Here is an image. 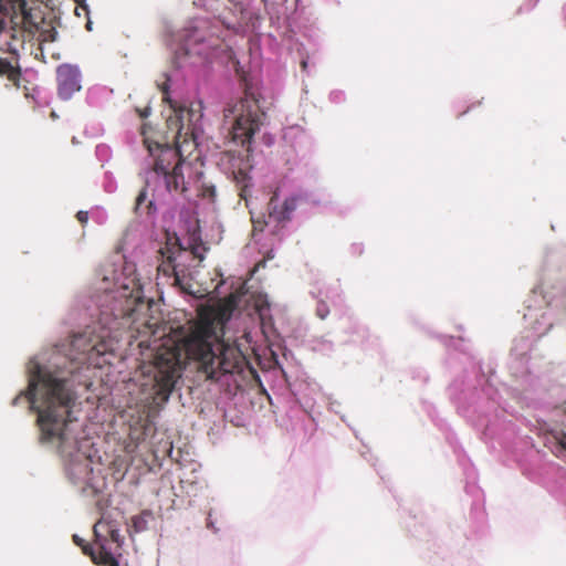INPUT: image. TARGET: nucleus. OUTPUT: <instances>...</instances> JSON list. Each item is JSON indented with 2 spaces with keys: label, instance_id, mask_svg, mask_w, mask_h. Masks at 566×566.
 I'll use <instances>...</instances> for the list:
<instances>
[{
  "label": "nucleus",
  "instance_id": "nucleus-14",
  "mask_svg": "<svg viewBox=\"0 0 566 566\" xmlns=\"http://www.w3.org/2000/svg\"><path fill=\"white\" fill-rule=\"evenodd\" d=\"M555 442V454L559 458L566 457V428L552 432Z\"/></svg>",
  "mask_w": 566,
  "mask_h": 566
},
{
  "label": "nucleus",
  "instance_id": "nucleus-9",
  "mask_svg": "<svg viewBox=\"0 0 566 566\" xmlns=\"http://www.w3.org/2000/svg\"><path fill=\"white\" fill-rule=\"evenodd\" d=\"M71 345L83 355V357L78 358L83 364L92 360L94 356H102L111 352L109 344L106 340L93 342L81 334L73 337Z\"/></svg>",
  "mask_w": 566,
  "mask_h": 566
},
{
  "label": "nucleus",
  "instance_id": "nucleus-25",
  "mask_svg": "<svg viewBox=\"0 0 566 566\" xmlns=\"http://www.w3.org/2000/svg\"><path fill=\"white\" fill-rule=\"evenodd\" d=\"M138 521H139V517H134V518H133V522H134L135 527H137V525H139V522H138Z\"/></svg>",
  "mask_w": 566,
  "mask_h": 566
},
{
  "label": "nucleus",
  "instance_id": "nucleus-1",
  "mask_svg": "<svg viewBox=\"0 0 566 566\" xmlns=\"http://www.w3.org/2000/svg\"><path fill=\"white\" fill-rule=\"evenodd\" d=\"M237 307L233 295L219 304L201 306L197 319L181 342L168 339L155 355V394L166 401L172 392L177 379L181 376L184 358L199 363V369L208 378L218 379L221 374L230 373L221 358L223 327Z\"/></svg>",
  "mask_w": 566,
  "mask_h": 566
},
{
  "label": "nucleus",
  "instance_id": "nucleus-7",
  "mask_svg": "<svg viewBox=\"0 0 566 566\" xmlns=\"http://www.w3.org/2000/svg\"><path fill=\"white\" fill-rule=\"evenodd\" d=\"M300 200V196L292 195L280 202L279 191L275 190L268 202L269 219L276 223L289 222L292 219V214L296 210Z\"/></svg>",
  "mask_w": 566,
  "mask_h": 566
},
{
  "label": "nucleus",
  "instance_id": "nucleus-11",
  "mask_svg": "<svg viewBox=\"0 0 566 566\" xmlns=\"http://www.w3.org/2000/svg\"><path fill=\"white\" fill-rule=\"evenodd\" d=\"M171 253H174V261L175 263H182L186 264L188 268V272H190V268H195V262L191 261V254L188 253V249L181 247L179 243V239L176 238L174 243H170Z\"/></svg>",
  "mask_w": 566,
  "mask_h": 566
},
{
  "label": "nucleus",
  "instance_id": "nucleus-13",
  "mask_svg": "<svg viewBox=\"0 0 566 566\" xmlns=\"http://www.w3.org/2000/svg\"><path fill=\"white\" fill-rule=\"evenodd\" d=\"M153 209L154 202L151 200H147V189L145 187L136 197L134 210L136 213H142L143 211L151 213Z\"/></svg>",
  "mask_w": 566,
  "mask_h": 566
},
{
  "label": "nucleus",
  "instance_id": "nucleus-4",
  "mask_svg": "<svg viewBox=\"0 0 566 566\" xmlns=\"http://www.w3.org/2000/svg\"><path fill=\"white\" fill-rule=\"evenodd\" d=\"M201 116L199 109L187 107L179 109L175 147L157 143L153 145L147 139L144 140L151 157V171L156 176L163 177L168 192L184 193L187 190L182 172L184 151L186 150L185 146L195 147L193 138L188 140V136L193 137L192 123L198 122Z\"/></svg>",
  "mask_w": 566,
  "mask_h": 566
},
{
  "label": "nucleus",
  "instance_id": "nucleus-20",
  "mask_svg": "<svg viewBox=\"0 0 566 566\" xmlns=\"http://www.w3.org/2000/svg\"><path fill=\"white\" fill-rule=\"evenodd\" d=\"M76 219L82 226H85L88 221V213L86 211H78L76 213Z\"/></svg>",
  "mask_w": 566,
  "mask_h": 566
},
{
  "label": "nucleus",
  "instance_id": "nucleus-27",
  "mask_svg": "<svg viewBox=\"0 0 566 566\" xmlns=\"http://www.w3.org/2000/svg\"><path fill=\"white\" fill-rule=\"evenodd\" d=\"M163 99H164V101H166V102H168V101H169V98H168V96H167V94H166V93L164 94Z\"/></svg>",
  "mask_w": 566,
  "mask_h": 566
},
{
  "label": "nucleus",
  "instance_id": "nucleus-15",
  "mask_svg": "<svg viewBox=\"0 0 566 566\" xmlns=\"http://www.w3.org/2000/svg\"><path fill=\"white\" fill-rule=\"evenodd\" d=\"M316 314L321 319H325L329 314L328 306L325 302H319L316 307Z\"/></svg>",
  "mask_w": 566,
  "mask_h": 566
},
{
  "label": "nucleus",
  "instance_id": "nucleus-19",
  "mask_svg": "<svg viewBox=\"0 0 566 566\" xmlns=\"http://www.w3.org/2000/svg\"><path fill=\"white\" fill-rule=\"evenodd\" d=\"M12 65L7 60L0 57V75L8 74L11 72Z\"/></svg>",
  "mask_w": 566,
  "mask_h": 566
},
{
  "label": "nucleus",
  "instance_id": "nucleus-10",
  "mask_svg": "<svg viewBox=\"0 0 566 566\" xmlns=\"http://www.w3.org/2000/svg\"><path fill=\"white\" fill-rule=\"evenodd\" d=\"M83 553L91 556L92 560L97 565L119 566L118 560L103 546L99 547L97 553L91 546H85Z\"/></svg>",
  "mask_w": 566,
  "mask_h": 566
},
{
  "label": "nucleus",
  "instance_id": "nucleus-21",
  "mask_svg": "<svg viewBox=\"0 0 566 566\" xmlns=\"http://www.w3.org/2000/svg\"><path fill=\"white\" fill-rule=\"evenodd\" d=\"M73 541L78 545L81 546L82 548H84L85 546H87L86 544H84L83 539H81L78 537V535H73Z\"/></svg>",
  "mask_w": 566,
  "mask_h": 566
},
{
  "label": "nucleus",
  "instance_id": "nucleus-6",
  "mask_svg": "<svg viewBox=\"0 0 566 566\" xmlns=\"http://www.w3.org/2000/svg\"><path fill=\"white\" fill-rule=\"evenodd\" d=\"M159 252L163 256V261L157 268L158 274L172 277L175 285L182 290H187V287L190 286V273L188 272L187 265L182 263H175L170 243H167Z\"/></svg>",
  "mask_w": 566,
  "mask_h": 566
},
{
  "label": "nucleus",
  "instance_id": "nucleus-2",
  "mask_svg": "<svg viewBox=\"0 0 566 566\" xmlns=\"http://www.w3.org/2000/svg\"><path fill=\"white\" fill-rule=\"evenodd\" d=\"M29 374L28 390L15 396L12 405L18 406L23 399L36 411L42 442L56 441L62 452L67 448L76 449V440L69 432L71 407L75 401L70 379L62 371L39 364L30 367Z\"/></svg>",
  "mask_w": 566,
  "mask_h": 566
},
{
  "label": "nucleus",
  "instance_id": "nucleus-3",
  "mask_svg": "<svg viewBox=\"0 0 566 566\" xmlns=\"http://www.w3.org/2000/svg\"><path fill=\"white\" fill-rule=\"evenodd\" d=\"M224 117L232 118V140L242 147H247V155L242 156L233 151L221 154L220 164L232 175L239 189V196L247 199L251 187L250 171L252 165L249 159L252 138L264 125L266 114L261 109L259 101L253 94L245 93L244 97L229 105L224 109Z\"/></svg>",
  "mask_w": 566,
  "mask_h": 566
},
{
  "label": "nucleus",
  "instance_id": "nucleus-18",
  "mask_svg": "<svg viewBox=\"0 0 566 566\" xmlns=\"http://www.w3.org/2000/svg\"><path fill=\"white\" fill-rule=\"evenodd\" d=\"M252 223H253L254 231H263L265 226L268 224V221L265 220L264 217H261V218H256V219L253 218Z\"/></svg>",
  "mask_w": 566,
  "mask_h": 566
},
{
  "label": "nucleus",
  "instance_id": "nucleus-26",
  "mask_svg": "<svg viewBox=\"0 0 566 566\" xmlns=\"http://www.w3.org/2000/svg\"><path fill=\"white\" fill-rule=\"evenodd\" d=\"M138 521H139V517H134V518H133V522H134L135 527H137V525H139V522H138Z\"/></svg>",
  "mask_w": 566,
  "mask_h": 566
},
{
  "label": "nucleus",
  "instance_id": "nucleus-22",
  "mask_svg": "<svg viewBox=\"0 0 566 566\" xmlns=\"http://www.w3.org/2000/svg\"><path fill=\"white\" fill-rule=\"evenodd\" d=\"M137 111H138L139 116L142 118H146L149 115V112H150L149 107H146L143 111L142 109H137Z\"/></svg>",
  "mask_w": 566,
  "mask_h": 566
},
{
  "label": "nucleus",
  "instance_id": "nucleus-23",
  "mask_svg": "<svg viewBox=\"0 0 566 566\" xmlns=\"http://www.w3.org/2000/svg\"><path fill=\"white\" fill-rule=\"evenodd\" d=\"M111 537H112L114 541H116V537H117V531L113 530V531L111 532Z\"/></svg>",
  "mask_w": 566,
  "mask_h": 566
},
{
  "label": "nucleus",
  "instance_id": "nucleus-16",
  "mask_svg": "<svg viewBox=\"0 0 566 566\" xmlns=\"http://www.w3.org/2000/svg\"><path fill=\"white\" fill-rule=\"evenodd\" d=\"M202 196L205 198H209L211 201H214L217 197V190L214 186H205L202 190Z\"/></svg>",
  "mask_w": 566,
  "mask_h": 566
},
{
  "label": "nucleus",
  "instance_id": "nucleus-12",
  "mask_svg": "<svg viewBox=\"0 0 566 566\" xmlns=\"http://www.w3.org/2000/svg\"><path fill=\"white\" fill-rule=\"evenodd\" d=\"M187 249L188 253L191 254V261L195 262L193 266H199L205 259V253L207 251L205 244L199 240V238L192 237L189 248Z\"/></svg>",
  "mask_w": 566,
  "mask_h": 566
},
{
  "label": "nucleus",
  "instance_id": "nucleus-24",
  "mask_svg": "<svg viewBox=\"0 0 566 566\" xmlns=\"http://www.w3.org/2000/svg\"><path fill=\"white\" fill-rule=\"evenodd\" d=\"M563 15H564V21H565V25H566V3L563 6Z\"/></svg>",
  "mask_w": 566,
  "mask_h": 566
},
{
  "label": "nucleus",
  "instance_id": "nucleus-5",
  "mask_svg": "<svg viewBox=\"0 0 566 566\" xmlns=\"http://www.w3.org/2000/svg\"><path fill=\"white\" fill-rule=\"evenodd\" d=\"M184 41L186 45L195 49L199 48L196 52L198 54H208L210 51L220 45V39L217 36L206 20H198L193 25L185 29Z\"/></svg>",
  "mask_w": 566,
  "mask_h": 566
},
{
  "label": "nucleus",
  "instance_id": "nucleus-28",
  "mask_svg": "<svg viewBox=\"0 0 566 566\" xmlns=\"http://www.w3.org/2000/svg\"><path fill=\"white\" fill-rule=\"evenodd\" d=\"M302 66L305 69L306 67V62H302Z\"/></svg>",
  "mask_w": 566,
  "mask_h": 566
},
{
  "label": "nucleus",
  "instance_id": "nucleus-17",
  "mask_svg": "<svg viewBox=\"0 0 566 566\" xmlns=\"http://www.w3.org/2000/svg\"><path fill=\"white\" fill-rule=\"evenodd\" d=\"M7 18H8V12L6 9H3L2 4L0 3V33L7 29V25H8Z\"/></svg>",
  "mask_w": 566,
  "mask_h": 566
},
{
  "label": "nucleus",
  "instance_id": "nucleus-8",
  "mask_svg": "<svg viewBox=\"0 0 566 566\" xmlns=\"http://www.w3.org/2000/svg\"><path fill=\"white\" fill-rule=\"evenodd\" d=\"M81 74L76 66L70 64H62L56 70V81L59 95L63 99H69L71 96L80 91Z\"/></svg>",
  "mask_w": 566,
  "mask_h": 566
}]
</instances>
